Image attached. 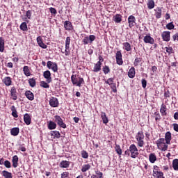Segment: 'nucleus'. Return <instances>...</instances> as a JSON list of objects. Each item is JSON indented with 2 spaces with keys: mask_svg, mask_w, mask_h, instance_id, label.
<instances>
[{
  "mask_svg": "<svg viewBox=\"0 0 178 178\" xmlns=\"http://www.w3.org/2000/svg\"><path fill=\"white\" fill-rule=\"evenodd\" d=\"M2 175H3V176L4 177H6V178H13V177H12V172H8V171H6V170H3V171L2 172Z\"/></svg>",
  "mask_w": 178,
  "mask_h": 178,
  "instance_id": "obj_28",
  "label": "nucleus"
},
{
  "mask_svg": "<svg viewBox=\"0 0 178 178\" xmlns=\"http://www.w3.org/2000/svg\"><path fill=\"white\" fill-rule=\"evenodd\" d=\"M37 42H38V45H40V44H42V42H43L42 38L40 36L37 38Z\"/></svg>",
  "mask_w": 178,
  "mask_h": 178,
  "instance_id": "obj_56",
  "label": "nucleus"
},
{
  "mask_svg": "<svg viewBox=\"0 0 178 178\" xmlns=\"http://www.w3.org/2000/svg\"><path fill=\"white\" fill-rule=\"evenodd\" d=\"M11 96L13 97V99H14V101H16V99H17V96L16 95V89H15L14 88H11Z\"/></svg>",
  "mask_w": 178,
  "mask_h": 178,
  "instance_id": "obj_30",
  "label": "nucleus"
},
{
  "mask_svg": "<svg viewBox=\"0 0 178 178\" xmlns=\"http://www.w3.org/2000/svg\"><path fill=\"white\" fill-rule=\"evenodd\" d=\"M47 67L49 69H51L53 72H58V65L56 63H53L51 61H48L47 62Z\"/></svg>",
  "mask_w": 178,
  "mask_h": 178,
  "instance_id": "obj_6",
  "label": "nucleus"
},
{
  "mask_svg": "<svg viewBox=\"0 0 178 178\" xmlns=\"http://www.w3.org/2000/svg\"><path fill=\"white\" fill-rule=\"evenodd\" d=\"M4 165L6 166V168H8V169L11 168V164H10V161L6 160L4 161Z\"/></svg>",
  "mask_w": 178,
  "mask_h": 178,
  "instance_id": "obj_48",
  "label": "nucleus"
},
{
  "mask_svg": "<svg viewBox=\"0 0 178 178\" xmlns=\"http://www.w3.org/2000/svg\"><path fill=\"white\" fill-rule=\"evenodd\" d=\"M123 47H124V49H125V51H127V52H130V51H131V44H130V43L127 42H124Z\"/></svg>",
  "mask_w": 178,
  "mask_h": 178,
  "instance_id": "obj_19",
  "label": "nucleus"
},
{
  "mask_svg": "<svg viewBox=\"0 0 178 178\" xmlns=\"http://www.w3.org/2000/svg\"><path fill=\"white\" fill-rule=\"evenodd\" d=\"M43 76L44 79H47V83H51L52 81V78L51 77V72L47 70L43 73Z\"/></svg>",
  "mask_w": 178,
  "mask_h": 178,
  "instance_id": "obj_9",
  "label": "nucleus"
},
{
  "mask_svg": "<svg viewBox=\"0 0 178 178\" xmlns=\"http://www.w3.org/2000/svg\"><path fill=\"white\" fill-rule=\"evenodd\" d=\"M20 29L23 31H27V24L26 22L22 23V24L20 25Z\"/></svg>",
  "mask_w": 178,
  "mask_h": 178,
  "instance_id": "obj_39",
  "label": "nucleus"
},
{
  "mask_svg": "<svg viewBox=\"0 0 178 178\" xmlns=\"http://www.w3.org/2000/svg\"><path fill=\"white\" fill-rule=\"evenodd\" d=\"M50 12L51 13H53L54 15H56V9L54 8H50Z\"/></svg>",
  "mask_w": 178,
  "mask_h": 178,
  "instance_id": "obj_60",
  "label": "nucleus"
},
{
  "mask_svg": "<svg viewBox=\"0 0 178 178\" xmlns=\"http://www.w3.org/2000/svg\"><path fill=\"white\" fill-rule=\"evenodd\" d=\"M143 40L145 44H154V38H152L150 35L145 36Z\"/></svg>",
  "mask_w": 178,
  "mask_h": 178,
  "instance_id": "obj_12",
  "label": "nucleus"
},
{
  "mask_svg": "<svg viewBox=\"0 0 178 178\" xmlns=\"http://www.w3.org/2000/svg\"><path fill=\"white\" fill-rule=\"evenodd\" d=\"M5 49V40L3 38H0V52H3Z\"/></svg>",
  "mask_w": 178,
  "mask_h": 178,
  "instance_id": "obj_22",
  "label": "nucleus"
},
{
  "mask_svg": "<svg viewBox=\"0 0 178 178\" xmlns=\"http://www.w3.org/2000/svg\"><path fill=\"white\" fill-rule=\"evenodd\" d=\"M12 162H13V168H16L18 165V162H19V157L15 155L13 157V160H12Z\"/></svg>",
  "mask_w": 178,
  "mask_h": 178,
  "instance_id": "obj_18",
  "label": "nucleus"
},
{
  "mask_svg": "<svg viewBox=\"0 0 178 178\" xmlns=\"http://www.w3.org/2000/svg\"><path fill=\"white\" fill-rule=\"evenodd\" d=\"M153 176L157 178L163 177V172L159 171H154Z\"/></svg>",
  "mask_w": 178,
  "mask_h": 178,
  "instance_id": "obj_25",
  "label": "nucleus"
},
{
  "mask_svg": "<svg viewBox=\"0 0 178 178\" xmlns=\"http://www.w3.org/2000/svg\"><path fill=\"white\" fill-rule=\"evenodd\" d=\"M51 136L53 138H60V133L58 131H53L51 132Z\"/></svg>",
  "mask_w": 178,
  "mask_h": 178,
  "instance_id": "obj_20",
  "label": "nucleus"
},
{
  "mask_svg": "<svg viewBox=\"0 0 178 178\" xmlns=\"http://www.w3.org/2000/svg\"><path fill=\"white\" fill-rule=\"evenodd\" d=\"M155 16L156 19H161V17L162 16V10L159 9L157 12L155 13Z\"/></svg>",
  "mask_w": 178,
  "mask_h": 178,
  "instance_id": "obj_40",
  "label": "nucleus"
},
{
  "mask_svg": "<svg viewBox=\"0 0 178 178\" xmlns=\"http://www.w3.org/2000/svg\"><path fill=\"white\" fill-rule=\"evenodd\" d=\"M166 144L170 145L172 140V134L170 131L165 133V139Z\"/></svg>",
  "mask_w": 178,
  "mask_h": 178,
  "instance_id": "obj_13",
  "label": "nucleus"
},
{
  "mask_svg": "<svg viewBox=\"0 0 178 178\" xmlns=\"http://www.w3.org/2000/svg\"><path fill=\"white\" fill-rule=\"evenodd\" d=\"M89 41L90 42H92V41H94L95 40V35H90L89 37Z\"/></svg>",
  "mask_w": 178,
  "mask_h": 178,
  "instance_id": "obj_54",
  "label": "nucleus"
},
{
  "mask_svg": "<svg viewBox=\"0 0 178 178\" xmlns=\"http://www.w3.org/2000/svg\"><path fill=\"white\" fill-rule=\"evenodd\" d=\"M128 23L130 28L134 26V23H136V17L133 15H130L128 17Z\"/></svg>",
  "mask_w": 178,
  "mask_h": 178,
  "instance_id": "obj_10",
  "label": "nucleus"
},
{
  "mask_svg": "<svg viewBox=\"0 0 178 178\" xmlns=\"http://www.w3.org/2000/svg\"><path fill=\"white\" fill-rule=\"evenodd\" d=\"M113 20L115 23H120L122 22V15L117 14L113 17Z\"/></svg>",
  "mask_w": 178,
  "mask_h": 178,
  "instance_id": "obj_24",
  "label": "nucleus"
},
{
  "mask_svg": "<svg viewBox=\"0 0 178 178\" xmlns=\"http://www.w3.org/2000/svg\"><path fill=\"white\" fill-rule=\"evenodd\" d=\"M39 47H40V48H43V49H47V44H45L44 42L40 43Z\"/></svg>",
  "mask_w": 178,
  "mask_h": 178,
  "instance_id": "obj_59",
  "label": "nucleus"
},
{
  "mask_svg": "<svg viewBox=\"0 0 178 178\" xmlns=\"http://www.w3.org/2000/svg\"><path fill=\"white\" fill-rule=\"evenodd\" d=\"M162 38L163 41H166L167 42L168 41H170V32L169 31H164L162 33Z\"/></svg>",
  "mask_w": 178,
  "mask_h": 178,
  "instance_id": "obj_8",
  "label": "nucleus"
},
{
  "mask_svg": "<svg viewBox=\"0 0 178 178\" xmlns=\"http://www.w3.org/2000/svg\"><path fill=\"white\" fill-rule=\"evenodd\" d=\"M11 136H16L19 134V129L18 127L13 128L10 130Z\"/></svg>",
  "mask_w": 178,
  "mask_h": 178,
  "instance_id": "obj_21",
  "label": "nucleus"
},
{
  "mask_svg": "<svg viewBox=\"0 0 178 178\" xmlns=\"http://www.w3.org/2000/svg\"><path fill=\"white\" fill-rule=\"evenodd\" d=\"M115 150L117 154H118V155H122V149H120V146H117Z\"/></svg>",
  "mask_w": 178,
  "mask_h": 178,
  "instance_id": "obj_52",
  "label": "nucleus"
},
{
  "mask_svg": "<svg viewBox=\"0 0 178 178\" xmlns=\"http://www.w3.org/2000/svg\"><path fill=\"white\" fill-rule=\"evenodd\" d=\"M83 42L85 45H87V44H89L90 42V39L87 36V37H85L83 39Z\"/></svg>",
  "mask_w": 178,
  "mask_h": 178,
  "instance_id": "obj_49",
  "label": "nucleus"
},
{
  "mask_svg": "<svg viewBox=\"0 0 178 178\" xmlns=\"http://www.w3.org/2000/svg\"><path fill=\"white\" fill-rule=\"evenodd\" d=\"M24 73L25 74V76H30L31 74V73H30V70L29 69L28 66H24Z\"/></svg>",
  "mask_w": 178,
  "mask_h": 178,
  "instance_id": "obj_36",
  "label": "nucleus"
},
{
  "mask_svg": "<svg viewBox=\"0 0 178 178\" xmlns=\"http://www.w3.org/2000/svg\"><path fill=\"white\" fill-rule=\"evenodd\" d=\"M116 62L118 65H123V60L122 59V52L118 51L116 53Z\"/></svg>",
  "mask_w": 178,
  "mask_h": 178,
  "instance_id": "obj_7",
  "label": "nucleus"
},
{
  "mask_svg": "<svg viewBox=\"0 0 178 178\" xmlns=\"http://www.w3.org/2000/svg\"><path fill=\"white\" fill-rule=\"evenodd\" d=\"M25 96L29 101H33L34 100V93L30 90H27L25 92Z\"/></svg>",
  "mask_w": 178,
  "mask_h": 178,
  "instance_id": "obj_11",
  "label": "nucleus"
},
{
  "mask_svg": "<svg viewBox=\"0 0 178 178\" xmlns=\"http://www.w3.org/2000/svg\"><path fill=\"white\" fill-rule=\"evenodd\" d=\"M140 62H141V58H136V59H135V61H134V65H135V66H138V63H140Z\"/></svg>",
  "mask_w": 178,
  "mask_h": 178,
  "instance_id": "obj_51",
  "label": "nucleus"
},
{
  "mask_svg": "<svg viewBox=\"0 0 178 178\" xmlns=\"http://www.w3.org/2000/svg\"><path fill=\"white\" fill-rule=\"evenodd\" d=\"M173 127H174L175 131L178 132V124H173Z\"/></svg>",
  "mask_w": 178,
  "mask_h": 178,
  "instance_id": "obj_62",
  "label": "nucleus"
},
{
  "mask_svg": "<svg viewBox=\"0 0 178 178\" xmlns=\"http://www.w3.org/2000/svg\"><path fill=\"white\" fill-rule=\"evenodd\" d=\"M65 30H72V23L69 21H65L64 23Z\"/></svg>",
  "mask_w": 178,
  "mask_h": 178,
  "instance_id": "obj_26",
  "label": "nucleus"
},
{
  "mask_svg": "<svg viewBox=\"0 0 178 178\" xmlns=\"http://www.w3.org/2000/svg\"><path fill=\"white\" fill-rule=\"evenodd\" d=\"M160 112L162 115H166V106L165 105H161Z\"/></svg>",
  "mask_w": 178,
  "mask_h": 178,
  "instance_id": "obj_37",
  "label": "nucleus"
},
{
  "mask_svg": "<svg viewBox=\"0 0 178 178\" xmlns=\"http://www.w3.org/2000/svg\"><path fill=\"white\" fill-rule=\"evenodd\" d=\"M172 38H173L174 41H176V40H177V41H178V34L177 33V34L174 35Z\"/></svg>",
  "mask_w": 178,
  "mask_h": 178,
  "instance_id": "obj_63",
  "label": "nucleus"
},
{
  "mask_svg": "<svg viewBox=\"0 0 178 178\" xmlns=\"http://www.w3.org/2000/svg\"><path fill=\"white\" fill-rule=\"evenodd\" d=\"M128 76L130 79H133L136 76V70L131 67L128 72Z\"/></svg>",
  "mask_w": 178,
  "mask_h": 178,
  "instance_id": "obj_17",
  "label": "nucleus"
},
{
  "mask_svg": "<svg viewBox=\"0 0 178 178\" xmlns=\"http://www.w3.org/2000/svg\"><path fill=\"white\" fill-rule=\"evenodd\" d=\"M24 122L29 126V124H31V117H30V115L29 113H26L24 115Z\"/></svg>",
  "mask_w": 178,
  "mask_h": 178,
  "instance_id": "obj_14",
  "label": "nucleus"
},
{
  "mask_svg": "<svg viewBox=\"0 0 178 178\" xmlns=\"http://www.w3.org/2000/svg\"><path fill=\"white\" fill-rule=\"evenodd\" d=\"M142 87L143 88H145V87H147V80L142 79Z\"/></svg>",
  "mask_w": 178,
  "mask_h": 178,
  "instance_id": "obj_55",
  "label": "nucleus"
},
{
  "mask_svg": "<svg viewBox=\"0 0 178 178\" xmlns=\"http://www.w3.org/2000/svg\"><path fill=\"white\" fill-rule=\"evenodd\" d=\"M49 104L51 108H58L59 106V101L56 97H51L49 101Z\"/></svg>",
  "mask_w": 178,
  "mask_h": 178,
  "instance_id": "obj_4",
  "label": "nucleus"
},
{
  "mask_svg": "<svg viewBox=\"0 0 178 178\" xmlns=\"http://www.w3.org/2000/svg\"><path fill=\"white\" fill-rule=\"evenodd\" d=\"M29 83L31 87H35V79H34L33 78L30 79L29 80Z\"/></svg>",
  "mask_w": 178,
  "mask_h": 178,
  "instance_id": "obj_43",
  "label": "nucleus"
},
{
  "mask_svg": "<svg viewBox=\"0 0 178 178\" xmlns=\"http://www.w3.org/2000/svg\"><path fill=\"white\" fill-rule=\"evenodd\" d=\"M129 152H131V158H136L138 156V149H137V147H136V145H131L129 147Z\"/></svg>",
  "mask_w": 178,
  "mask_h": 178,
  "instance_id": "obj_2",
  "label": "nucleus"
},
{
  "mask_svg": "<svg viewBox=\"0 0 178 178\" xmlns=\"http://www.w3.org/2000/svg\"><path fill=\"white\" fill-rule=\"evenodd\" d=\"M106 84H113V78H109L106 81Z\"/></svg>",
  "mask_w": 178,
  "mask_h": 178,
  "instance_id": "obj_53",
  "label": "nucleus"
},
{
  "mask_svg": "<svg viewBox=\"0 0 178 178\" xmlns=\"http://www.w3.org/2000/svg\"><path fill=\"white\" fill-rule=\"evenodd\" d=\"M65 47L70 48V37H67L66 38Z\"/></svg>",
  "mask_w": 178,
  "mask_h": 178,
  "instance_id": "obj_44",
  "label": "nucleus"
},
{
  "mask_svg": "<svg viewBox=\"0 0 178 178\" xmlns=\"http://www.w3.org/2000/svg\"><path fill=\"white\" fill-rule=\"evenodd\" d=\"M165 141H166L165 138H160L156 142V144H157L158 147H161V145L165 144Z\"/></svg>",
  "mask_w": 178,
  "mask_h": 178,
  "instance_id": "obj_31",
  "label": "nucleus"
},
{
  "mask_svg": "<svg viewBox=\"0 0 178 178\" xmlns=\"http://www.w3.org/2000/svg\"><path fill=\"white\" fill-rule=\"evenodd\" d=\"M69 165H70V163L69 161H63L60 163V168H68Z\"/></svg>",
  "mask_w": 178,
  "mask_h": 178,
  "instance_id": "obj_35",
  "label": "nucleus"
},
{
  "mask_svg": "<svg viewBox=\"0 0 178 178\" xmlns=\"http://www.w3.org/2000/svg\"><path fill=\"white\" fill-rule=\"evenodd\" d=\"M56 122L60 127H62L63 129H66V124L63 122V120H62V118L59 115H56L55 117Z\"/></svg>",
  "mask_w": 178,
  "mask_h": 178,
  "instance_id": "obj_5",
  "label": "nucleus"
},
{
  "mask_svg": "<svg viewBox=\"0 0 178 178\" xmlns=\"http://www.w3.org/2000/svg\"><path fill=\"white\" fill-rule=\"evenodd\" d=\"M40 86L43 87V88H49V85L45 81H41Z\"/></svg>",
  "mask_w": 178,
  "mask_h": 178,
  "instance_id": "obj_45",
  "label": "nucleus"
},
{
  "mask_svg": "<svg viewBox=\"0 0 178 178\" xmlns=\"http://www.w3.org/2000/svg\"><path fill=\"white\" fill-rule=\"evenodd\" d=\"M81 156L82 158H84V159H87V158H88V153H87L86 151L83 150L81 152Z\"/></svg>",
  "mask_w": 178,
  "mask_h": 178,
  "instance_id": "obj_47",
  "label": "nucleus"
},
{
  "mask_svg": "<svg viewBox=\"0 0 178 178\" xmlns=\"http://www.w3.org/2000/svg\"><path fill=\"white\" fill-rule=\"evenodd\" d=\"M147 6L149 9H154L155 7V2L154 0H149L147 2Z\"/></svg>",
  "mask_w": 178,
  "mask_h": 178,
  "instance_id": "obj_29",
  "label": "nucleus"
},
{
  "mask_svg": "<svg viewBox=\"0 0 178 178\" xmlns=\"http://www.w3.org/2000/svg\"><path fill=\"white\" fill-rule=\"evenodd\" d=\"M159 149H161V151H168V145L166 143H164L161 145L160 147H158Z\"/></svg>",
  "mask_w": 178,
  "mask_h": 178,
  "instance_id": "obj_41",
  "label": "nucleus"
},
{
  "mask_svg": "<svg viewBox=\"0 0 178 178\" xmlns=\"http://www.w3.org/2000/svg\"><path fill=\"white\" fill-rule=\"evenodd\" d=\"M174 119H175V120H178V112H176L174 114Z\"/></svg>",
  "mask_w": 178,
  "mask_h": 178,
  "instance_id": "obj_64",
  "label": "nucleus"
},
{
  "mask_svg": "<svg viewBox=\"0 0 178 178\" xmlns=\"http://www.w3.org/2000/svg\"><path fill=\"white\" fill-rule=\"evenodd\" d=\"M136 140L138 141V145L139 147H143L144 145V134L142 131L138 133L136 136Z\"/></svg>",
  "mask_w": 178,
  "mask_h": 178,
  "instance_id": "obj_3",
  "label": "nucleus"
},
{
  "mask_svg": "<svg viewBox=\"0 0 178 178\" xmlns=\"http://www.w3.org/2000/svg\"><path fill=\"white\" fill-rule=\"evenodd\" d=\"M101 118H102V119L103 120V123H104V124H106V123H108V122H109V120H108V117H106V113H105L104 112H102Z\"/></svg>",
  "mask_w": 178,
  "mask_h": 178,
  "instance_id": "obj_23",
  "label": "nucleus"
},
{
  "mask_svg": "<svg viewBox=\"0 0 178 178\" xmlns=\"http://www.w3.org/2000/svg\"><path fill=\"white\" fill-rule=\"evenodd\" d=\"M102 65V63H101V61H98L93 69V72H95V73L99 72V70H101V65Z\"/></svg>",
  "mask_w": 178,
  "mask_h": 178,
  "instance_id": "obj_15",
  "label": "nucleus"
},
{
  "mask_svg": "<svg viewBox=\"0 0 178 178\" xmlns=\"http://www.w3.org/2000/svg\"><path fill=\"white\" fill-rule=\"evenodd\" d=\"M166 27L168 30H173V29H175V25H173L172 22H170L166 25Z\"/></svg>",
  "mask_w": 178,
  "mask_h": 178,
  "instance_id": "obj_46",
  "label": "nucleus"
},
{
  "mask_svg": "<svg viewBox=\"0 0 178 178\" xmlns=\"http://www.w3.org/2000/svg\"><path fill=\"white\" fill-rule=\"evenodd\" d=\"M26 17H28V19H30L31 17V11L28 10L26 12Z\"/></svg>",
  "mask_w": 178,
  "mask_h": 178,
  "instance_id": "obj_61",
  "label": "nucleus"
},
{
  "mask_svg": "<svg viewBox=\"0 0 178 178\" xmlns=\"http://www.w3.org/2000/svg\"><path fill=\"white\" fill-rule=\"evenodd\" d=\"M11 111H12V115L14 118H18L19 115H17V111H16V108L15 106H11Z\"/></svg>",
  "mask_w": 178,
  "mask_h": 178,
  "instance_id": "obj_33",
  "label": "nucleus"
},
{
  "mask_svg": "<svg viewBox=\"0 0 178 178\" xmlns=\"http://www.w3.org/2000/svg\"><path fill=\"white\" fill-rule=\"evenodd\" d=\"M172 166L174 168V170H178V159H175L172 161Z\"/></svg>",
  "mask_w": 178,
  "mask_h": 178,
  "instance_id": "obj_34",
  "label": "nucleus"
},
{
  "mask_svg": "<svg viewBox=\"0 0 178 178\" xmlns=\"http://www.w3.org/2000/svg\"><path fill=\"white\" fill-rule=\"evenodd\" d=\"M71 80L72 84L77 86L78 87H81V84H84V79L83 78H79L76 76V75H72L71 76Z\"/></svg>",
  "mask_w": 178,
  "mask_h": 178,
  "instance_id": "obj_1",
  "label": "nucleus"
},
{
  "mask_svg": "<svg viewBox=\"0 0 178 178\" xmlns=\"http://www.w3.org/2000/svg\"><path fill=\"white\" fill-rule=\"evenodd\" d=\"M48 129H49V130H54V129H56V124L52 121H49Z\"/></svg>",
  "mask_w": 178,
  "mask_h": 178,
  "instance_id": "obj_27",
  "label": "nucleus"
},
{
  "mask_svg": "<svg viewBox=\"0 0 178 178\" xmlns=\"http://www.w3.org/2000/svg\"><path fill=\"white\" fill-rule=\"evenodd\" d=\"M69 176V173L67 172H63L61 175V178H66Z\"/></svg>",
  "mask_w": 178,
  "mask_h": 178,
  "instance_id": "obj_57",
  "label": "nucleus"
},
{
  "mask_svg": "<svg viewBox=\"0 0 178 178\" xmlns=\"http://www.w3.org/2000/svg\"><path fill=\"white\" fill-rule=\"evenodd\" d=\"M149 159L151 163H155V161H156V156L152 153L149 156Z\"/></svg>",
  "mask_w": 178,
  "mask_h": 178,
  "instance_id": "obj_32",
  "label": "nucleus"
},
{
  "mask_svg": "<svg viewBox=\"0 0 178 178\" xmlns=\"http://www.w3.org/2000/svg\"><path fill=\"white\" fill-rule=\"evenodd\" d=\"M103 72H104V74H108V73H109V72H111V69H109V67L108 65H105L103 67Z\"/></svg>",
  "mask_w": 178,
  "mask_h": 178,
  "instance_id": "obj_42",
  "label": "nucleus"
},
{
  "mask_svg": "<svg viewBox=\"0 0 178 178\" xmlns=\"http://www.w3.org/2000/svg\"><path fill=\"white\" fill-rule=\"evenodd\" d=\"M19 149L20 151H22V152H26V147H24L23 145H20L19 147Z\"/></svg>",
  "mask_w": 178,
  "mask_h": 178,
  "instance_id": "obj_58",
  "label": "nucleus"
},
{
  "mask_svg": "<svg viewBox=\"0 0 178 178\" xmlns=\"http://www.w3.org/2000/svg\"><path fill=\"white\" fill-rule=\"evenodd\" d=\"M166 49V52L170 55V54H173V48L169 47H165Z\"/></svg>",
  "mask_w": 178,
  "mask_h": 178,
  "instance_id": "obj_50",
  "label": "nucleus"
},
{
  "mask_svg": "<svg viewBox=\"0 0 178 178\" xmlns=\"http://www.w3.org/2000/svg\"><path fill=\"white\" fill-rule=\"evenodd\" d=\"M3 83H5V86H9L12 84V79L9 76L5 77L3 79Z\"/></svg>",
  "mask_w": 178,
  "mask_h": 178,
  "instance_id": "obj_16",
  "label": "nucleus"
},
{
  "mask_svg": "<svg viewBox=\"0 0 178 178\" xmlns=\"http://www.w3.org/2000/svg\"><path fill=\"white\" fill-rule=\"evenodd\" d=\"M90 168H91V165H90V164L84 165H83V167L81 168V171L87 172V170H88L90 169Z\"/></svg>",
  "mask_w": 178,
  "mask_h": 178,
  "instance_id": "obj_38",
  "label": "nucleus"
}]
</instances>
